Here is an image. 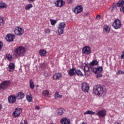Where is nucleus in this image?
Masks as SVG:
<instances>
[{
  "instance_id": "47",
  "label": "nucleus",
  "mask_w": 124,
  "mask_h": 124,
  "mask_svg": "<svg viewBox=\"0 0 124 124\" xmlns=\"http://www.w3.org/2000/svg\"><path fill=\"white\" fill-rule=\"evenodd\" d=\"M89 15V13H86L85 14H84V15H83V16H84V17H86V16H88Z\"/></svg>"
},
{
  "instance_id": "23",
  "label": "nucleus",
  "mask_w": 124,
  "mask_h": 124,
  "mask_svg": "<svg viewBox=\"0 0 124 124\" xmlns=\"http://www.w3.org/2000/svg\"><path fill=\"white\" fill-rule=\"evenodd\" d=\"M110 28H109V26L106 25L104 26L103 31L105 32H107V33L110 32Z\"/></svg>"
},
{
  "instance_id": "17",
  "label": "nucleus",
  "mask_w": 124,
  "mask_h": 124,
  "mask_svg": "<svg viewBox=\"0 0 124 124\" xmlns=\"http://www.w3.org/2000/svg\"><path fill=\"white\" fill-rule=\"evenodd\" d=\"M16 97L17 99H22L25 97V94L23 92H19L16 94Z\"/></svg>"
},
{
  "instance_id": "39",
  "label": "nucleus",
  "mask_w": 124,
  "mask_h": 124,
  "mask_svg": "<svg viewBox=\"0 0 124 124\" xmlns=\"http://www.w3.org/2000/svg\"><path fill=\"white\" fill-rule=\"evenodd\" d=\"M44 31L46 33H50L51 32V31L49 29H45Z\"/></svg>"
},
{
  "instance_id": "24",
  "label": "nucleus",
  "mask_w": 124,
  "mask_h": 124,
  "mask_svg": "<svg viewBox=\"0 0 124 124\" xmlns=\"http://www.w3.org/2000/svg\"><path fill=\"white\" fill-rule=\"evenodd\" d=\"M65 23L64 22H61L58 26L57 28L62 29V30H64V28L66 27Z\"/></svg>"
},
{
  "instance_id": "37",
  "label": "nucleus",
  "mask_w": 124,
  "mask_h": 124,
  "mask_svg": "<svg viewBox=\"0 0 124 124\" xmlns=\"http://www.w3.org/2000/svg\"><path fill=\"white\" fill-rule=\"evenodd\" d=\"M50 23L52 26H54L57 24V20L54 19L50 20Z\"/></svg>"
},
{
  "instance_id": "28",
  "label": "nucleus",
  "mask_w": 124,
  "mask_h": 124,
  "mask_svg": "<svg viewBox=\"0 0 124 124\" xmlns=\"http://www.w3.org/2000/svg\"><path fill=\"white\" fill-rule=\"evenodd\" d=\"M26 99L29 102H31L32 101V96H31V93H30V95H26Z\"/></svg>"
},
{
  "instance_id": "20",
  "label": "nucleus",
  "mask_w": 124,
  "mask_h": 124,
  "mask_svg": "<svg viewBox=\"0 0 124 124\" xmlns=\"http://www.w3.org/2000/svg\"><path fill=\"white\" fill-rule=\"evenodd\" d=\"M39 54L41 57H45V56L47 55V51L43 49H42L39 50Z\"/></svg>"
},
{
  "instance_id": "38",
  "label": "nucleus",
  "mask_w": 124,
  "mask_h": 124,
  "mask_svg": "<svg viewBox=\"0 0 124 124\" xmlns=\"http://www.w3.org/2000/svg\"><path fill=\"white\" fill-rule=\"evenodd\" d=\"M7 59L9 60V61H11L12 60V56H11L10 54H7L6 56Z\"/></svg>"
},
{
  "instance_id": "5",
  "label": "nucleus",
  "mask_w": 124,
  "mask_h": 124,
  "mask_svg": "<svg viewBox=\"0 0 124 124\" xmlns=\"http://www.w3.org/2000/svg\"><path fill=\"white\" fill-rule=\"evenodd\" d=\"M14 31L16 35L21 36V35H22L24 33V29L21 27H16Z\"/></svg>"
},
{
  "instance_id": "52",
  "label": "nucleus",
  "mask_w": 124,
  "mask_h": 124,
  "mask_svg": "<svg viewBox=\"0 0 124 124\" xmlns=\"http://www.w3.org/2000/svg\"><path fill=\"white\" fill-rule=\"evenodd\" d=\"M0 90H2V86H1V84H0Z\"/></svg>"
},
{
  "instance_id": "31",
  "label": "nucleus",
  "mask_w": 124,
  "mask_h": 124,
  "mask_svg": "<svg viewBox=\"0 0 124 124\" xmlns=\"http://www.w3.org/2000/svg\"><path fill=\"white\" fill-rule=\"evenodd\" d=\"M98 64V62L96 60H93L91 62H90V66L92 65L93 66V65H97Z\"/></svg>"
},
{
  "instance_id": "32",
  "label": "nucleus",
  "mask_w": 124,
  "mask_h": 124,
  "mask_svg": "<svg viewBox=\"0 0 124 124\" xmlns=\"http://www.w3.org/2000/svg\"><path fill=\"white\" fill-rule=\"evenodd\" d=\"M61 97H62V95L60 94L58 92H56L55 94V98L56 99H57V98H61Z\"/></svg>"
},
{
  "instance_id": "43",
  "label": "nucleus",
  "mask_w": 124,
  "mask_h": 124,
  "mask_svg": "<svg viewBox=\"0 0 124 124\" xmlns=\"http://www.w3.org/2000/svg\"><path fill=\"white\" fill-rule=\"evenodd\" d=\"M4 23V20H3V18L2 17H0V24H3Z\"/></svg>"
},
{
  "instance_id": "48",
  "label": "nucleus",
  "mask_w": 124,
  "mask_h": 124,
  "mask_svg": "<svg viewBox=\"0 0 124 124\" xmlns=\"http://www.w3.org/2000/svg\"><path fill=\"white\" fill-rule=\"evenodd\" d=\"M96 19L97 20H99V19H100V16H97L96 17Z\"/></svg>"
},
{
  "instance_id": "30",
  "label": "nucleus",
  "mask_w": 124,
  "mask_h": 124,
  "mask_svg": "<svg viewBox=\"0 0 124 124\" xmlns=\"http://www.w3.org/2000/svg\"><path fill=\"white\" fill-rule=\"evenodd\" d=\"M49 94H50V93L48 90H44L42 92V95L43 96H48Z\"/></svg>"
},
{
  "instance_id": "33",
  "label": "nucleus",
  "mask_w": 124,
  "mask_h": 124,
  "mask_svg": "<svg viewBox=\"0 0 124 124\" xmlns=\"http://www.w3.org/2000/svg\"><path fill=\"white\" fill-rule=\"evenodd\" d=\"M30 86L31 89L32 90L33 89H34V83H33V81H32V80L31 79H30Z\"/></svg>"
},
{
  "instance_id": "1",
  "label": "nucleus",
  "mask_w": 124,
  "mask_h": 124,
  "mask_svg": "<svg viewBox=\"0 0 124 124\" xmlns=\"http://www.w3.org/2000/svg\"><path fill=\"white\" fill-rule=\"evenodd\" d=\"M93 93L97 95H105L107 93V90L104 87L95 86L93 88Z\"/></svg>"
},
{
  "instance_id": "7",
  "label": "nucleus",
  "mask_w": 124,
  "mask_h": 124,
  "mask_svg": "<svg viewBox=\"0 0 124 124\" xmlns=\"http://www.w3.org/2000/svg\"><path fill=\"white\" fill-rule=\"evenodd\" d=\"M106 110L103 109L99 111H96L95 115L98 116V117H100L101 118H104L106 116Z\"/></svg>"
},
{
  "instance_id": "51",
  "label": "nucleus",
  "mask_w": 124,
  "mask_h": 124,
  "mask_svg": "<svg viewBox=\"0 0 124 124\" xmlns=\"http://www.w3.org/2000/svg\"><path fill=\"white\" fill-rule=\"evenodd\" d=\"M45 76L46 77H47V76H48V73H45Z\"/></svg>"
},
{
  "instance_id": "2",
  "label": "nucleus",
  "mask_w": 124,
  "mask_h": 124,
  "mask_svg": "<svg viewBox=\"0 0 124 124\" xmlns=\"http://www.w3.org/2000/svg\"><path fill=\"white\" fill-rule=\"evenodd\" d=\"M14 53L16 57H23L26 54V48L23 46H19L15 49Z\"/></svg>"
},
{
  "instance_id": "11",
  "label": "nucleus",
  "mask_w": 124,
  "mask_h": 124,
  "mask_svg": "<svg viewBox=\"0 0 124 124\" xmlns=\"http://www.w3.org/2000/svg\"><path fill=\"white\" fill-rule=\"evenodd\" d=\"M55 4L57 7H62L64 5V1L63 0H57L55 1Z\"/></svg>"
},
{
  "instance_id": "50",
  "label": "nucleus",
  "mask_w": 124,
  "mask_h": 124,
  "mask_svg": "<svg viewBox=\"0 0 124 124\" xmlns=\"http://www.w3.org/2000/svg\"><path fill=\"white\" fill-rule=\"evenodd\" d=\"M1 109H2V105L0 104V111H1Z\"/></svg>"
},
{
  "instance_id": "35",
  "label": "nucleus",
  "mask_w": 124,
  "mask_h": 124,
  "mask_svg": "<svg viewBox=\"0 0 124 124\" xmlns=\"http://www.w3.org/2000/svg\"><path fill=\"white\" fill-rule=\"evenodd\" d=\"M116 8H117V5L113 4L112 5V6L110 7L109 10H110V11H111L112 12L114 11V10H115V9H116Z\"/></svg>"
},
{
  "instance_id": "54",
  "label": "nucleus",
  "mask_w": 124,
  "mask_h": 124,
  "mask_svg": "<svg viewBox=\"0 0 124 124\" xmlns=\"http://www.w3.org/2000/svg\"><path fill=\"white\" fill-rule=\"evenodd\" d=\"M97 77H101V75H97Z\"/></svg>"
},
{
  "instance_id": "27",
  "label": "nucleus",
  "mask_w": 124,
  "mask_h": 124,
  "mask_svg": "<svg viewBox=\"0 0 124 124\" xmlns=\"http://www.w3.org/2000/svg\"><path fill=\"white\" fill-rule=\"evenodd\" d=\"M7 7V5L5 3L0 1V9L1 8H6Z\"/></svg>"
},
{
  "instance_id": "13",
  "label": "nucleus",
  "mask_w": 124,
  "mask_h": 124,
  "mask_svg": "<svg viewBox=\"0 0 124 124\" xmlns=\"http://www.w3.org/2000/svg\"><path fill=\"white\" fill-rule=\"evenodd\" d=\"M14 38H15V36L12 34H8L6 36V40L7 41H9V42H11V41L14 40Z\"/></svg>"
},
{
  "instance_id": "36",
  "label": "nucleus",
  "mask_w": 124,
  "mask_h": 124,
  "mask_svg": "<svg viewBox=\"0 0 124 124\" xmlns=\"http://www.w3.org/2000/svg\"><path fill=\"white\" fill-rule=\"evenodd\" d=\"M77 73V75L78 76H83V73H82V72H81V71L80 70H76V73Z\"/></svg>"
},
{
  "instance_id": "3",
  "label": "nucleus",
  "mask_w": 124,
  "mask_h": 124,
  "mask_svg": "<svg viewBox=\"0 0 124 124\" xmlns=\"http://www.w3.org/2000/svg\"><path fill=\"white\" fill-rule=\"evenodd\" d=\"M82 53L83 55H85V56L91 55V54H92V49L91 48V47L89 46H84L82 48Z\"/></svg>"
},
{
  "instance_id": "49",
  "label": "nucleus",
  "mask_w": 124,
  "mask_h": 124,
  "mask_svg": "<svg viewBox=\"0 0 124 124\" xmlns=\"http://www.w3.org/2000/svg\"><path fill=\"white\" fill-rule=\"evenodd\" d=\"M68 3H71L72 2V0H67Z\"/></svg>"
},
{
  "instance_id": "41",
  "label": "nucleus",
  "mask_w": 124,
  "mask_h": 124,
  "mask_svg": "<svg viewBox=\"0 0 124 124\" xmlns=\"http://www.w3.org/2000/svg\"><path fill=\"white\" fill-rule=\"evenodd\" d=\"M120 12H122V13H124V5L121 7L120 9Z\"/></svg>"
},
{
  "instance_id": "19",
  "label": "nucleus",
  "mask_w": 124,
  "mask_h": 124,
  "mask_svg": "<svg viewBox=\"0 0 124 124\" xmlns=\"http://www.w3.org/2000/svg\"><path fill=\"white\" fill-rule=\"evenodd\" d=\"M62 124H70V120L67 118H62L61 120Z\"/></svg>"
},
{
  "instance_id": "42",
  "label": "nucleus",
  "mask_w": 124,
  "mask_h": 124,
  "mask_svg": "<svg viewBox=\"0 0 124 124\" xmlns=\"http://www.w3.org/2000/svg\"><path fill=\"white\" fill-rule=\"evenodd\" d=\"M20 124H28V121L26 120H23Z\"/></svg>"
},
{
  "instance_id": "25",
  "label": "nucleus",
  "mask_w": 124,
  "mask_h": 124,
  "mask_svg": "<svg viewBox=\"0 0 124 124\" xmlns=\"http://www.w3.org/2000/svg\"><path fill=\"white\" fill-rule=\"evenodd\" d=\"M116 5L118 7H122L123 6V5H124V0H119L117 3Z\"/></svg>"
},
{
  "instance_id": "22",
  "label": "nucleus",
  "mask_w": 124,
  "mask_h": 124,
  "mask_svg": "<svg viewBox=\"0 0 124 124\" xmlns=\"http://www.w3.org/2000/svg\"><path fill=\"white\" fill-rule=\"evenodd\" d=\"M76 73V69L75 68H72L68 71V74L70 76H73V75H75Z\"/></svg>"
},
{
  "instance_id": "29",
  "label": "nucleus",
  "mask_w": 124,
  "mask_h": 124,
  "mask_svg": "<svg viewBox=\"0 0 124 124\" xmlns=\"http://www.w3.org/2000/svg\"><path fill=\"white\" fill-rule=\"evenodd\" d=\"M95 112H93L92 110H87L84 113V115H94Z\"/></svg>"
},
{
  "instance_id": "9",
  "label": "nucleus",
  "mask_w": 124,
  "mask_h": 124,
  "mask_svg": "<svg viewBox=\"0 0 124 124\" xmlns=\"http://www.w3.org/2000/svg\"><path fill=\"white\" fill-rule=\"evenodd\" d=\"M81 89L84 93H88L90 90L89 84L86 82H84L81 84Z\"/></svg>"
},
{
  "instance_id": "53",
  "label": "nucleus",
  "mask_w": 124,
  "mask_h": 124,
  "mask_svg": "<svg viewBox=\"0 0 124 124\" xmlns=\"http://www.w3.org/2000/svg\"><path fill=\"white\" fill-rule=\"evenodd\" d=\"M35 0H28V1H34Z\"/></svg>"
},
{
  "instance_id": "26",
  "label": "nucleus",
  "mask_w": 124,
  "mask_h": 124,
  "mask_svg": "<svg viewBox=\"0 0 124 124\" xmlns=\"http://www.w3.org/2000/svg\"><path fill=\"white\" fill-rule=\"evenodd\" d=\"M57 113H58L59 116H62V114H63V108H60L59 109H58L56 110Z\"/></svg>"
},
{
  "instance_id": "15",
  "label": "nucleus",
  "mask_w": 124,
  "mask_h": 124,
  "mask_svg": "<svg viewBox=\"0 0 124 124\" xmlns=\"http://www.w3.org/2000/svg\"><path fill=\"white\" fill-rule=\"evenodd\" d=\"M8 101L9 103H15L16 102V96L12 95L8 97Z\"/></svg>"
},
{
  "instance_id": "40",
  "label": "nucleus",
  "mask_w": 124,
  "mask_h": 124,
  "mask_svg": "<svg viewBox=\"0 0 124 124\" xmlns=\"http://www.w3.org/2000/svg\"><path fill=\"white\" fill-rule=\"evenodd\" d=\"M117 75H124V72L122 71V70H119L117 73Z\"/></svg>"
},
{
  "instance_id": "18",
  "label": "nucleus",
  "mask_w": 124,
  "mask_h": 124,
  "mask_svg": "<svg viewBox=\"0 0 124 124\" xmlns=\"http://www.w3.org/2000/svg\"><path fill=\"white\" fill-rule=\"evenodd\" d=\"M15 69V64L14 63H10L9 65V71L12 72Z\"/></svg>"
},
{
  "instance_id": "44",
  "label": "nucleus",
  "mask_w": 124,
  "mask_h": 124,
  "mask_svg": "<svg viewBox=\"0 0 124 124\" xmlns=\"http://www.w3.org/2000/svg\"><path fill=\"white\" fill-rule=\"evenodd\" d=\"M3 45V44H2V42H0V50H1V49H2Z\"/></svg>"
},
{
  "instance_id": "8",
  "label": "nucleus",
  "mask_w": 124,
  "mask_h": 124,
  "mask_svg": "<svg viewBox=\"0 0 124 124\" xmlns=\"http://www.w3.org/2000/svg\"><path fill=\"white\" fill-rule=\"evenodd\" d=\"M21 113H22V109L21 108H16L12 115L15 118H18L21 115Z\"/></svg>"
},
{
  "instance_id": "14",
  "label": "nucleus",
  "mask_w": 124,
  "mask_h": 124,
  "mask_svg": "<svg viewBox=\"0 0 124 124\" xmlns=\"http://www.w3.org/2000/svg\"><path fill=\"white\" fill-rule=\"evenodd\" d=\"M62 77V74L61 73H56L53 75V78L54 80H59Z\"/></svg>"
},
{
  "instance_id": "16",
  "label": "nucleus",
  "mask_w": 124,
  "mask_h": 124,
  "mask_svg": "<svg viewBox=\"0 0 124 124\" xmlns=\"http://www.w3.org/2000/svg\"><path fill=\"white\" fill-rule=\"evenodd\" d=\"M103 70V68H102V66H101L98 67L97 68H94V69H93V71L95 74H97L98 73H100V72H102Z\"/></svg>"
},
{
  "instance_id": "46",
  "label": "nucleus",
  "mask_w": 124,
  "mask_h": 124,
  "mask_svg": "<svg viewBox=\"0 0 124 124\" xmlns=\"http://www.w3.org/2000/svg\"><path fill=\"white\" fill-rule=\"evenodd\" d=\"M35 109L36 110H39V106H35Z\"/></svg>"
},
{
  "instance_id": "12",
  "label": "nucleus",
  "mask_w": 124,
  "mask_h": 124,
  "mask_svg": "<svg viewBox=\"0 0 124 124\" xmlns=\"http://www.w3.org/2000/svg\"><path fill=\"white\" fill-rule=\"evenodd\" d=\"M0 84L2 87V90H5L6 89H7L8 86L10 85V82H9V81H4L0 83Z\"/></svg>"
},
{
  "instance_id": "4",
  "label": "nucleus",
  "mask_w": 124,
  "mask_h": 124,
  "mask_svg": "<svg viewBox=\"0 0 124 124\" xmlns=\"http://www.w3.org/2000/svg\"><path fill=\"white\" fill-rule=\"evenodd\" d=\"M112 27L115 30H120L122 28V21L118 19H115L112 24Z\"/></svg>"
},
{
  "instance_id": "21",
  "label": "nucleus",
  "mask_w": 124,
  "mask_h": 124,
  "mask_svg": "<svg viewBox=\"0 0 124 124\" xmlns=\"http://www.w3.org/2000/svg\"><path fill=\"white\" fill-rule=\"evenodd\" d=\"M58 30L56 31V34L57 35H62V34H63V31L64 30L62 29V28H60L57 27Z\"/></svg>"
},
{
  "instance_id": "45",
  "label": "nucleus",
  "mask_w": 124,
  "mask_h": 124,
  "mask_svg": "<svg viewBox=\"0 0 124 124\" xmlns=\"http://www.w3.org/2000/svg\"><path fill=\"white\" fill-rule=\"evenodd\" d=\"M121 58L123 59H124V51L122 52V54L121 56Z\"/></svg>"
},
{
  "instance_id": "10",
  "label": "nucleus",
  "mask_w": 124,
  "mask_h": 124,
  "mask_svg": "<svg viewBox=\"0 0 124 124\" xmlns=\"http://www.w3.org/2000/svg\"><path fill=\"white\" fill-rule=\"evenodd\" d=\"M92 68L90 64H86L83 67V70L85 75H89V72L91 71Z\"/></svg>"
},
{
  "instance_id": "34",
  "label": "nucleus",
  "mask_w": 124,
  "mask_h": 124,
  "mask_svg": "<svg viewBox=\"0 0 124 124\" xmlns=\"http://www.w3.org/2000/svg\"><path fill=\"white\" fill-rule=\"evenodd\" d=\"M32 4H28L25 6V9L26 10H30L31 8H32Z\"/></svg>"
},
{
  "instance_id": "6",
  "label": "nucleus",
  "mask_w": 124,
  "mask_h": 124,
  "mask_svg": "<svg viewBox=\"0 0 124 124\" xmlns=\"http://www.w3.org/2000/svg\"><path fill=\"white\" fill-rule=\"evenodd\" d=\"M73 12L75 13V14H80V13L83 12V7L81 5L77 6L73 8Z\"/></svg>"
}]
</instances>
